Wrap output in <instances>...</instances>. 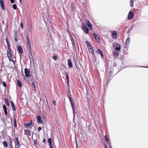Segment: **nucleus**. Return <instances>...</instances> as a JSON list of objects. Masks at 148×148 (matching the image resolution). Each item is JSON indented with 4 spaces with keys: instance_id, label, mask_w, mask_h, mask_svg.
Here are the masks:
<instances>
[{
    "instance_id": "obj_26",
    "label": "nucleus",
    "mask_w": 148,
    "mask_h": 148,
    "mask_svg": "<svg viewBox=\"0 0 148 148\" xmlns=\"http://www.w3.org/2000/svg\"><path fill=\"white\" fill-rule=\"evenodd\" d=\"M113 55L115 57H117L119 56V53L117 52H115L113 53Z\"/></svg>"
},
{
    "instance_id": "obj_61",
    "label": "nucleus",
    "mask_w": 148,
    "mask_h": 148,
    "mask_svg": "<svg viewBox=\"0 0 148 148\" xmlns=\"http://www.w3.org/2000/svg\"><path fill=\"white\" fill-rule=\"evenodd\" d=\"M105 148H108V147H107V146H105Z\"/></svg>"
},
{
    "instance_id": "obj_43",
    "label": "nucleus",
    "mask_w": 148,
    "mask_h": 148,
    "mask_svg": "<svg viewBox=\"0 0 148 148\" xmlns=\"http://www.w3.org/2000/svg\"><path fill=\"white\" fill-rule=\"evenodd\" d=\"M32 85L34 87V88H35L36 86L35 85L34 82H33L32 84Z\"/></svg>"
},
{
    "instance_id": "obj_44",
    "label": "nucleus",
    "mask_w": 148,
    "mask_h": 148,
    "mask_svg": "<svg viewBox=\"0 0 148 148\" xmlns=\"http://www.w3.org/2000/svg\"><path fill=\"white\" fill-rule=\"evenodd\" d=\"M49 148H53V146L52 144H49Z\"/></svg>"
},
{
    "instance_id": "obj_38",
    "label": "nucleus",
    "mask_w": 148,
    "mask_h": 148,
    "mask_svg": "<svg viewBox=\"0 0 148 148\" xmlns=\"http://www.w3.org/2000/svg\"><path fill=\"white\" fill-rule=\"evenodd\" d=\"M4 110V111L5 112V115L6 116H7V115L8 114V113H7V109H6V110Z\"/></svg>"
},
{
    "instance_id": "obj_8",
    "label": "nucleus",
    "mask_w": 148,
    "mask_h": 148,
    "mask_svg": "<svg viewBox=\"0 0 148 148\" xmlns=\"http://www.w3.org/2000/svg\"><path fill=\"white\" fill-rule=\"evenodd\" d=\"M0 3L1 7L3 10H5V8L4 6L3 0H0Z\"/></svg>"
},
{
    "instance_id": "obj_35",
    "label": "nucleus",
    "mask_w": 148,
    "mask_h": 148,
    "mask_svg": "<svg viewBox=\"0 0 148 148\" xmlns=\"http://www.w3.org/2000/svg\"><path fill=\"white\" fill-rule=\"evenodd\" d=\"M12 7L15 10H16L17 9V6L15 4L13 5Z\"/></svg>"
},
{
    "instance_id": "obj_53",
    "label": "nucleus",
    "mask_w": 148,
    "mask_h": 148,
    "mask_svg": "<svg viewBox=\"0 0 148 148\" xmlns=\"http://www.w3.org/2000/svg\"><path fill=\"white\" fill-rule=\"evenodd\" d=\"M53 59L55 60H57V58L55 56L53 57Z\"/></svg>"
},
{
    "instance_id": "obj_4",
    "label": "nucleus",
    "mask_w": 148,
    "mask_h": 148,
    "mask_svg": "<svg viewBox=\"0 0 148 148\" xmlns=\"http://www.w3.org/2000/svg\"><path fill=\"white\" fill-rule=\"evenodd\" d=\"M7 54L8 57H11L12 56V50L10 47L8 48L7 51Z\"/></svg>"
},
{
    "instance_id": "obj_14",
    "label": "nucleus",
    "mask_w": 148,
    "mask_h": 148,
    "mask_svg": "<svg viewBox=\"0 0 148 148\" xmlns=\"http://www.w3.org/2000/svg\"><path fill=\"white\" fill-rule=\"evenodd\" d=\"M117 32L116 31H113L112 33V37L114 38H116L117 36Z\"/></svg>"
},
{
    "instance_id": "obj_18",
    "label": "nucleus",
    "mask_w": 148,
    "mask_h": 148,
    "mask_svg": "<svg viewBox=\"0 0 148 148\" xmlns=\"http://www.w3.org/2000/svg\"><path fill=\"white\" fill-rule=\"evenodd\" d=\"M65 74L66 75L67 79V84H69V76L68 74L66 72H65Z\"/></svg>"
},
{
    "instance_id": "obj_2",
    "label": "nucleus",
    "mask_w": 148,
    "mask_h": 148,
    "mask_svg": "<svg viewBox=\"0 0 148 148\" xmlns=\"http://www.w3.org/2000/svg\"><path fill=\"white\" fill-rule=\"evenodd\" d=\"M134 16V14L133 12L132 11H130L128 15V18L129 20H131L133 18Z\"/></svg>"
},
{
    "instance_id": "obj_50",
    "label": "nucleus",
    "mask_w": 148,
    "mask_h": 148,
    "mask_svg": "<svg viewBox=\"0 0 148 148\" xmlns=\"http://www.w3.org/2000/svg\"><path fill=\"white\" fill-rule=\"evenodd\" d=\"M21 28H23V24L22 23H21Z\"/></svg>"
},
{
    "instance_id": "obj_28",
    "label": "nucleus",
    "mask_w": 148,
    "mask_h": 148,
    "mask_svg": "<svg viewBox=\"0 0 148 148\" xmlns=\"http://www.w3.org/2000/svg\"><path fill=\"white\" fill-rule=\"evenodd\" d=\"M6 42L7 43L8 48L10 47L8 40L7 38H6Z\"/></svg>"
},
{
    "instance_id": "obj_42",
    "label": "nucleus",
    "mask_w": 148,
    "mask_h": 148,
    "mask_svg": "<svg viewBox=\"0 0 148 148\" xmlns=\"http://www.w3.org/2000/svg\"><path fill=\"white\" fill-rule=\"evenodd\" d=\"M3 86H4V87L6 86V84L5 82H3Z\"/></svg>"
},
{
    "instance_id": "obj_45",
    "label": "nucleus",
    "mask_w": 148,
    "mask_h": 148,
    "mask_svg": "<svg viewBox=\"0 0 148 148\" xmlns=\"http://www.w3.org/2000/svg\"><path fill=\"white\" fill-rule=\"evenodd\" d=\"M108 145H109V148H112L111 147L110 144L109 143V142L108 143Z\"/></svg>"
},
{
    "instance_id": "obj_25",
    "label": "nucleus",
    "mask_w": 148,
    "mask_h": 148,
    "mask_svg": "<svg viewBox=\"0 0 148 148\" xmlns=\"http://www.w3.org/2000/svg\"><path fill=\"white\" fill-rule=\"evenodd\" d=\"M88 49H89V51L91 53V54H93L94 53V51L92 47H91V48H88Z\"/></svg>"
},
{
    "instance_id": "obj_36",
    "label": "nucleus",
    "mask_w": 148,
    "mask_h": 148,
    "mask_svg": "<svg viewBox=\"0 0 148 148\" xmlns=\"http://www.w3.org/2000/svg\"><path fill=\"white\" fill-rule=\"evenodd\" d=\"M130 6H133V0H131L130 2Z\"/></svg>"
},
{
    "instance_id": "obj_58",
    "label": "nucleus",
    "mask_w": 148,
    "mask_h": 148,
    "mask_svg": "<svg viewBox=\"0 0 148 148\" xmlns=\"http://www.w3.org/2000/svg\"><path fill=\"white\" fill-rule=\"evenodd\" d=\"M21 1L22 0H19V2L21 4Z\"/></svg>"
},
{
    "instance_id": "obj_34",
    "label": "nucleus",
    "mask_w": 148,
    "mask_h": 148,
    "mask_svg": "<svg viewBox=\"0 0 148 148\" xmlns=\"http://www.w3.org/2000/svg\"><path fill=\"white\" fill-rule=\"evenodd\" d=\"M97 52L98 54H100L102 52V51L100 49H99L97 50Z\"/></svg>"
},
{
    "instance_id": "obj_64",
    "label": "nucleus",
    "mask_w": 148,
    "mask_h": 148,
    "mask_svg": "<svg viewBox=\"0 0 148 148\" xmlns=\"http://www.w3.org/2000/svg\"><path fill=\"white\" fill-rule=\"evenodd\" d=\"M142 67H145V66H142Z\"/></svg>"
},
{
    "instance_id": "obj_13",
    "label": "nucleus",
    "mask_w": 148,
    "mask_h": 148,
    "mask_svg": "<svg viewBox=\"0 0 148 148\" xmlns=\"http://www.w3.org/2000/svg\"><path fill=\"white\" fill-rule=\"evenodd\" d=\"M15 143L16 145V144L17 145L18 147H19L21 145V144L19 143L18 139L17 138H16V139L15 140Z\"/></svg>"
},
{
    "instance_id": "obj_12",
    "label": "nucleus",
    "mask_w": 148,
    "mask_h": 148,
    "mask_svg": "<svg viewBox=\"0 0 148 148\" xmlns=\"http://www.w3.org/2000/svg\"><path fill=\"white\" fill-rule=\"evenodd\" d=\"M25 134L27 135H30L31 131L28 130H24Z\"/></svg>"
},
{
    "instance_id": "obj_5",
    "label": "nucleus",
    "mask_w": 148,
    "mask_h": 148,
    "mask_svg": "<svg viewBox=\"0 0 148 148\" xmlns=\"http://www.w3.org/2000/svg\"><path fill=\"white\" fill-rule=\"evenodd\" d=\"M24 125L26 127H29L30 126L32 127L34 125V124L32 123V121H31L25 123Z\"/></svg>"
},
{
    "instance_id": "obj_29",
    "label": "nucleus",
    "mask_w": 148,
    "mask_h": 148,
    "mask_svg": "<svg viewBox=\"0 0 148 148\" xmlns=\"http://www.w3.org/2000/svg\"><path fill=\"white\" fill-rule=\"evenodd\" d=\"M14 126L15 127L16 126V119L15 118H14Z\"/></svg>"
},
{
    "instance_id": "obj_11",
    "label": "nucleus",
    "mask_w": 148,
    "mask_h": 148,
    "mask_svg": "<svg viewBox=\"0 0 148 148\" xmlns=\"http://www.w3.org/2000/svg\"><path fill=\"white\" fill-rule=\"evenodd\" d=\"M68 64L69 66L70 67H72L73 66V64L71 62V60L70 59H69L68 60Z\"/></svg>"
},
{
    "instance_id": "obj_23",
    "label": "nucleus",
    "mask_w": 148,
    "mask_h": 148,
    "mask_svg": "<svg viewBox=\"0 0 148 148\" xmlns=\"http://www.w3.org/2000/svg\"><path fill=\"white\" fill-rule=\"evenodd\" d=\"M4 102L7 105V106H8L9 105L8 100V99L6 98H5L4 99Z\"/></svg>"
},
{
    "instance_id": "obj_31",
    "label": "nucleus",
    "mask_w": 148,
    "mask_h": 148,
    "mask_svg": "<svg viewBox=\"0 0 148 148\" xmlns=\"http://www.w3.org/2000/svg\"><path fill=\"white\" fill-rule=\"evenodd\" d=\"M8 58L10 61L12 62L14 64L15 63V61L12 59V57H8Z\"/></svg>"
},
{
    "instance_id": "obj_1",
    "label": "nucleus",
    "mask_w": 148,
    "mask_h": 148,
    "mask_svg": "<svg viewBox=\"0 0 148 148\" xmlns=\"http://www.w3.org/2000/svg\"><path fill=\"white\" fill-rule=\"evenodd\" d=\"M71 94H69V95H68V97L69 98V100L70 101V102H71V107H72V108L73 111V116L74 118L75 117V108L74 107V105L73 104V101L71 98Z\"/></svg>"
},
{
    "instance_id": "obj_16",
    "label": "nucleus",
    "mask_w": 148,
    "mask_h": 148,
    "mask_svg": "<svg viewBox=\"0 0 148 148\" xmlns=\"http://www.w3.org/2000/svg\"><path fill=\"white\" fill-rule=\"evenodd\" d=\"M27 48L28 49V50L30 52V53H31V45L30 44H27Z\"/></svg>"
},
{
    "instance_id": "obj_21",
    "label": "nucleus",
    "mask_w": 148,
    "mask_h": 148,
    "mask_svg": "<svg viewBox=\"0 0 148 148\" xmlns=\"http://www.w3.org/2000/svg\"><path fill=\"white\" fill-rule=\"evenodd\" d=\"M17 82L18 86L20 87H21L22 86V84L21 81L18 80H17Z\"/></svg>"
},
{
    "instance_id": "obj_56",
    "label": "nucleus",
    "mask_w": 148,
    "mask_h": 148,
    "mask_svg": "<svg viewBox=\"0 0 148 148\" xmlns=\"http://www.w3.org/2000/svg\"><path fill=\"white\" fill-rule=\"evenodd\" d=\"M45 139H44L43 140V141H42V142L43 143H45Z\"/></svg>"
},
{
    "instance_id": "obj_47",
    "label": "nucleus",
    "mask_w": 148,
    "mask_h": 148,
    "mask_svg": "<svg viewBox=\"0 0 148 148\" xmlns=\"http://www.w3.org/2000/svg\"><path fill=\"white\" fill-rule=\"evenodd\" d=\"M41 128L40 127H39L38 129V131H40L41 130Z\"/></svg>"
},
{
    "instance_id": "obj_22",
    "label": "nucleus",
    "mask_w": 148,
    "mask_h": 148,
    "mask_svg": "<svg viewBox=\"0 0 148 148\" xmlns=\"http://www.w3.org/2000/svg\"><path fill=\"white\" fill-rule=\"evenodd\" d=\"M71 42L73 45V47L75 49H76V46L75 45V43L74 40V39H73L71 40Z\"/></svg>"
},
{
    "instance_id": "obj_49",
    "label": "nucleus",
    "mask_w": 148,
    "mask_h": 148,
    "mask_svg": "<svg viewBox=\"0 0 148 148\" xmlns=\"http://www.w3.org/2000/svg\"><path fill=\"white\" fill-rule=\"evenodd\" d=\"M100 54L101 57H103V55L102 52V53H101Z\"/></svg>"
},
{
    "instance_id": "obj_60",
    "label": "nucleus",
    "mask_w": 148,
    "mask_h": 148,
    "mask_svg": "<svg viewBox=\"0 0 148 148\" xmlns=\"http://www.w3.org/2000/svg\"><path fill=\"white\" fill-rule=\"evenodd\" d=\"M128 47H127V45H125V48H128Z\"/></svg>"
},
{
    "instance_id": "obj_32",
    "label": "nucleus",
    "mask_w": 148,
    "mask_h": 148,
    "mask_svg": "<svg viewBox=\"0 0 148 148\" xmlns=\"http://www.w3.org/2000/svg\"><path fill=\"white\" fill-rule=\"evenodd\" d=\"M87 27V26L84 23H83L82 24V28H85V27Z\"/></svg>"
},
{
    "instance_id": "obj_52",
    "label": "nucleus",
    "mask_w": 148,
    "mask_h": 148,
    "mask_svg": "<svg viewBox=\"0 0 148 148\" xmlns=\"http://www.w3.org/2000/svg\"><path fill=\"white\" fill-rule=\"evenodd\" d=\"M70 39H71V40H72V39H74L73 38V36H72V35H71V36H70Z\"/></svg>"
},
{
    "instance_id": "obj_6",
    "label": "nucleus",
    "mask_w": 148,
    "mask_h": 148,
    "mask_svg": "<svg viewBox=\"0 0 148 148\" xmlns=\"http://www.w3.org/2000/svg\"><path fill=\"white\" fill-rule=\"evenodd\" d=\"M113 46H116L115 49L116 51H119L121 49V47L120 45L116 42H115L113 45Z\"/></svg>"
},
{
    "instance_id": "obj_30",
    "label": "nucleus",
    "mask_w": 148,
    "mask_h": 148,
    "mask_svg": "<svg viewBox=\"0 0 148 148\" xmlns=\"http://www.w3.org/2000/svg\"><path fill=\"white\" fill-rule=\"evenodd\" d=\"M3 144L4 147H8V145L7 142L5 141H4L3 142Z\"/></svg>"
},
{
    "instance_id": "obj_41",
    "label": "nucleus",
    "mask_w": 148,
    "mask_h": 148,
    "mask_svg": "<svg viewBox=\"0 0 148 148\" xmlns=\"http://www.w3.org/2000/svg\"><path fill=\"white\" fill-rule=\"evenodd\" d=\"M3 109L4 110H6L7 109L6 107V106H5V105H3Z\"/></svg>"
},
{
    "instance_id": "obj_24",
    "label": "nucleus",
    "mask_w": 148,
    "mask_h": 148,
    "mask_svg": "<svg viewBox=\"0 0 148 148\" xmlns=\"http://www.w3.org/2000/svg\"><path fill=\"white\" fill-rule=\"evenodd\" d=\"M130 38H127L126 42V45H127V47H128V45L129 44L130 42Z\"/></svg>"
},
{
    "instance_id": "obj_48",
    "label": "nucleus",
    "mask_w": 148,
    "mask_h": 148,
    "mask_svg": "<svg viewBox=\"0 0 148 148\" xmlns=\"http://www.w3.org/2000/svg\"><path fill=\"white\" fill-rule=\"evenodd\" d=\"M53 104L54 105H56V102L55 101H53Z\"/></svg>"
},
{
    "instance_id": "obj_55",
    "label": "nucleus",
    "mask_w": 148,
    "mask_h": 148,
    "mask_svg": "<svg viewBox=\"0 0 148 148\" xmlns=\"http://www.w3.org/2000/svg\"><path fill=\"white\" fill-rule=\"evenodd\" d=\"M68 95H69V94H71V92L70 91H69V90L68 91Z\"/></svg>"
},
{
    "instance_id": "obj_7",
    "label": "nucleus",
    "mask_w": 148,
    "mask_h": 148,
    "mask_svg": "<svg viewBox=\"0 0 148 148\" xmlns=\"http://www.w3.org/2000/svg\"><path fill=\"white\" fill-rule=\"evenodd\" d=\"M86 23L88 26L89 27H90L92 30L93 29L92 25L90 22L88 20H86Z\"/></svg>"
},
{
    "instance_id": "obj_19",
    "label": "nucleus",
    "mask_w": 148,
    "mask_h": 148,
    "mask_svg": "<svg viewBox=\"0 0 148 148\" xmlns=\"http://www.w3.org/2000/svg\"><path fill=\"white\" fill-rule=\"evenodd\" d=\"M82 29L86 33L88 34V29L87 27H85V28H83Z\"/></svg>"
},
{
    "instance_id": "obj_57",
    "label": "nucleus",
    "mask_w": 148,
    "mask_h": 148,
    "mask_svg": "<svg viewBox=\"0 0 148 148\" xmlns=\"http://www.w3.org/2000/svg\"><path fill=\"white\" fill-rule=\"evenodd\" d=\"M68 32L69 33V34L70 35V36H71L72 35L71 34V33L69 31H68Z\"/></svg>"
},
{
    "instance_id": "obj_33",
    "label": "nucleus",
    "mask_w": 148,
    "mask_h": 148,
    "mask_svg": "<svg viewBox=\"0 0 148 148\" xmlns=\"http://www.w3.org/2000/svg\"><path fill=\"white\" fill-rule=\"evenodd\" d=\"M49 144H52V140L51 138H49L48 140Z\"/></svg>"
},
{
    "instance_id": "obj_46",
    "label": "nucleus",
    "mask_w": 148,
    "mask_h": 148,
    "mask_svg": "<svg viewBox=\"0 0 148 148\" xmlns=\"http://www.w3.org/2000/svg\"><path fill=\"white\" fill-rule=\"evenodd\" d=\"M15 40L16 42H17L18 41V38L16 37H15Z\"/></svg>"
},
{
    "instance_id": "obj_37",
    "label": "nucleus",
    "mask_w": 148,
    "mask_h": 148,
    "mask_svg": "<svg viewBox=\"0 0 148 148\" xmlns=\"http://www.w3.org/2000/svg\"><path fill=\"white\" fill-rule=\"evenodd\" d=\"M87 99H88V106L89 108H90V101H89V100L88 99V98Z\"/></svg>"
},
{
    "instance_id": "obj_27",
    "label": "nucleus",
    "mask_w": 148,
    "mask_h": 148,
    "mask_svg": "<svg viewBox=\"0 0 148 148\" xmlns=\"http://www.w3.org/2000/svg\"><path fill=\"white\" fill-rule=\"evenodd\" d=\"M86 43L87 44V46L88 48H91V46L90 43L89 42L87 41L86 42Z\"/></svg>"
},
{
    "instance_id": "obj_59",
    "label": "nucleus",
    "mask_w": 148,
    "mask_h": 148,
    "mask_svg": "<svg viewBox=\"0 0 148 148\" xmlns=\"http://www.w3.org/2000/svg\"><path fill=\"white\" fill-rule=\"evenodd\" d=\"M36 142H37L36 141H34V143L35 144H37V143H36Z\"/></svg>"
},
{
    "instance_id": "obj_10",
    "label": "nucleus",
    "mask_w": 148,
    "mask_h": 148,
    "mask_svg": "<svg viewBox=\"0 0 148 148\" xmlns=\"http://www.w3.org/2000/svg\"><path fill=\"white\" fill-rule=\"evenodd\" d=\"M93 36L97 42H99V38L98 37L97 35L95 33H94Z\"/></svg>"
},
{
    "instance_id": "obj_17",
    "label": "nucleus",
    "mask_w": 148,
    "mask_h": 148,
    "mask_svg": "<svg viewBox=\"0 0 148 148\" xmlns=\"http://www.w3.org/2000/svg\"><path fill=\"white\" fill-rule=\"evenodd\" d=\"M26 39L27 40L26 44H30V42L29 39V37L28 34H27L26 36Z\"/></svg>"
},
{
    "instance_id": "obj_39",
    "label": "nucleus",
    "mask_w": 148,
    "mask_h": 148,
    "mask_svg": "<svg viewBox=\"0 0 148 148\" xmlns=\"http://www.w3.org/2000/svg\"><path fill=\"white\" fill-rule=\"evenodd\" d=\"M105 139L106 141L108 142L109 141V138L106 136H105Z\"/></svg>"
},
{
    "instance_id": "obj_20",
    "label": "nucleus",
    "mask_w": 148,
    "mask_h": 148,
    "mask_svg": "<svg viewBox=\"0 0 148 148\" xmlns=\"http://www.w3.org/2000/svg\"><path fill=\"white\" fill-rule=\"evenodd\" d=\"M10 103L11 104L12 106V109L14 111H15L16 109L15 108V107L14 106V105L13 102L12 101H10Z\"/></svg>"
},
{
    "instance_id": "obj_9",
    "label": "nucleus",
    "mask_w": 148,
    "mask_h": 148,
    "mask_svg": "<svg viewBox=\"0 0 148 148\" xmlns=\"http://www.w3.org/2000/svg\"><path fill=\"white\" fill-rule=\"evenodd\" d=\"M36 119L37 122L40 123H42V121L41 120V117L40 116H38L36 117Z\"/></svg>"
},
{
    "instance_id": "obj_54",
    "label": "nucleus",
    "mask_w": 148,
    "mask_h": 148,
    "mask_svg": "<svg viewBox=\"0 0 148 148\" xmlns=\"http://www.w3.org/2000/svg\"><path fill=\"white\" fill-rule=\"evenodd\" d=\"M10 146H12V142L11 141H10Z\"/></svg>"
},
{
    "instance_id": "obj_63",
    "label": "nucleus",
    "mask_w": 148,
    "mask_h": 148,
    "mask_svg": "<svg viewBox=\"0 0 148 148\" xmlns=\"http://www.w3.org/2000/svg\"><path fill=\"white\" fill-rule=\"evenodd\" d=\"M88 127V129H89V127Z\"/></svg>"
},
{
    "instance_id": "obj_62",
    "label": "nucleus",
    "mask_w": 148,
    "mask_h": 148,
    "mask_svg": "<svg viewBox=\"0 0 148 148\" xmlns=\"http://www.w3.org/2000/svg\"><path fill=\"white\" fill-rule=\"evenodd\" d=\"M11 148H13V147L12 146H11Z\"/></svg>"
},
{
    "instance_id": "obj_40",
    "label": "nucleus",
    "mask_w": 148,
    "mask_h": 148,
    "mask_svg": "<svg viewBox=\"0 0 148 148\" xmlns=\"http://www.w3.org/2000/svg\"><path fill=\"white\" fill-rule=\"evenodd\" d=\"M34 74L36 76V75H37V72H36V70L35 69L34 70Z\"/></svg>"
},
{
    "instance_id": "obj_3",
    "label": "nucleus",
    "mask_w": 148,
    "mask_h": 148,
    "mask_svg": "<svg viewBox=\"0 0 148 148\" xmlns=\"http://www.w3.org/2000/svg\"><path fill=\"white\" fill-rule=\"evenodd\" d=\"M25 73V76L27 77H29V76H30V75H29L30 73V71L29 69H27L26 68L24 69Z\"/></svg>"
},
{
    "instance_id": "obj_15",
    "label": "nucleus",
    "mask_w": 148,
    "mask_h": 148,
    "mask_svg": "<svg viewBox=\"0 0 148 148\" xmlns=\"http://www.w3.org/2000/svg\"><path fill=\"white\" fill-rule=\"evenodd\" d=\"M17 49L19 52L20 53H22L23 52V50L22 47L20 45L18 46Z\"/></svg>"
},
{
    "instance_id": "obj_51",
    "label": "nucleus",
    "mask_w": 148,
    "mask_h": 148,
    "mask_svg": "<svg viewBox=\"0 0 148 148\" xmlns=\"http://www.w3.org/2000/svg\"><path fill=\"white\" fill-rule=\"evenodd\" d=\"M10 2L11 3H14V0H10Z\"/></svg>"
}]
</instances>
